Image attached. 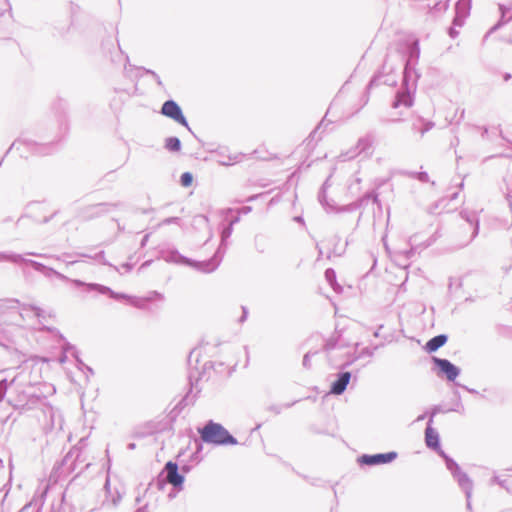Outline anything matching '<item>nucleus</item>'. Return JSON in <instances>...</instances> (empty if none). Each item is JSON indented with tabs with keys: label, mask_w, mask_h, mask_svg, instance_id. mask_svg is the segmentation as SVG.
<instances>
[{
	"label": "nucleus",
	"mask_w": 512,
	"mask_h": 512,
	"mask_svg": "<svg viewBox=\"0 0 512 512\" xmlns=\"http://www.w3.org/2000/svg\"><path fill=\"white\" fill-rule=\"evenodd\" d=\"M201 439L206 443L216 445L235 444L236 440L229 432L218 423L209 421L202 429H199Z\"/></svg>",
	"instance_id": "obj_1"
},
{
	"label": "nucleus",
	"mask_w": 512,
	"mask_h": 512,
	"mask_svg": "<svg viewBox=\"0 0 512 512\" xmlns=\"http://www.w3.org/2000/svg\"><path fill=\"white\" fill-rule=\"evenodd\" d=\"M162 114L172 118L177 123L187 126L186 119L180 107L174 101H167L162 105Z\"/></svg>",
	"instance_id": "obj_2"
},
{
	"label": "nucleus",
	"mask_w": 512,
	"mask_h": 512,
	"mask_svg": "<svg viewBox=\"0 0 512 512\" xmlns=\"http://www.w3.org/2000/svg\"><path fill=\"white\" fill-rule=\"evenodd\" d=\"M395 452L376 454V455H363L360 458V462L366 465H378L389 463L396 458Z\"/></svg>",
	"instance_id": "obj_3"
},
{
	"label": "nucleus",
	"mask_w": 512,
	"mask_h": 512,
	"mask_svg": "<svg viewBox=\"0 0 512 512\" xmlns=\"http://www.w3.org/2000/svg\"><path fill=\"white\" fill-rule=\"evenodd\" d=\"M165 469L167 471L166 479L170 484L175 487H179L183 484L184 477L179 473L177 464L168 462Z\"/></svg>",
	"instance_id": "obj_4"
},
{
	"label": "nucleus",
	"mask_w": 512,
	"mask_h": 512,
	"mask_svg": "<svg viewBox=\"0 0 512 512\" xmlns=\"http://www.w3.org/2000/svg\"><path fill=\"white\" fill-rule=\"evenodd\" d=\"M435 364L447 376L448 380L453 381L457 378L459 370L450 361L446 359L434 358Z\"/></svg>",
	"instance_id": "obj_5"
},
{
	"label": "nucleus",
	"mask_w": 512,
	"mask_h": 512,
	"mask_svg": "<svg viewBox=\"0 0 512 512\" xmlns=\"http://www.w3.org/2000/svg\"><path fill=\"white\" fill-rule=\"evenodd\" d=\"M350 378H351L350 372L342 373L339 376V378L332 384L331 390H330L331 393L335 394V395L342 394L345 391L347 385L349 384Z\"/></svg>",
	"instance_id": "obj_6"
},
{
	"label": "nucleus",
	"mask_w": 512,
	"mask_h": 512,
	"mask_svg": "<svg viewBox=\"0 0 512 512\" xmlns=\"http://www.w3.org/2000/svg\"><path fill=\"white\" fill-rule=\"evenodd\" d=\"M447 342V336L446 335H437L435 337H433L432 339H430L426 345H425V350L429 353H432V352H435L436 350H438L440 347H442L443 345H445Z\"/></svg>",
	"instance_id": "obj_7"
},
{
	"label": "nucleus",
	"mask_w": 512,
	"mask_h": 512,
	"mask_svg": "<svg viewBox=\"0 0 512 512\" xmlns=\"http://www.w3.org/2000/svg\"><path fill=\"white\" fill-rule=\"evenodd\" d=\"M425 442L428 447L435 450L439 449V436L435 429L428 426L425 430Z\"/></svg>",
	"instance_id": "obj_8"
},
{
	"label": "nucleus",
	"mask_w": 512,
	"mask_h": 512,
	"mask_svg": "<svg viewBox=\"0 0 512 512\" xmlns=\"http://www.w3.org/2000/svg\"><path fill=\"white\" fill-rule=\"evenodd\" d=\"M165 146L170 151H178L180 149V140L175 137L168 138L166 140Z\"/></svg>",
	"instance_id": "obj_9"
},
{
	"label": "nucleus",
	"mask_w": 512,
	"mask_h": 512,
	"mask_svg": "<svg viewBox=\"0 0 512 512\" xmlns=\"http://www.w3.org/2000/svg\"><path fill=\"white\" fill-rule=\"evenodd\" d=\"M181 185L183 187H190L193 183V176L190 172H185L181 175L180 179Z\"/></svg>",
	"instance_id": "obj_10"
}]
</instances>
